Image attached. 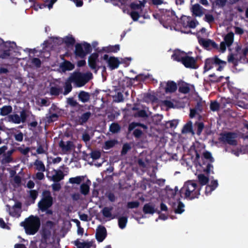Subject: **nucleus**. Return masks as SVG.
<instances>
[{
	"label": "nucleus",
	"instance_id": "nucleus-62",
	"mask_svg": "<svg viewBox=\"0 0 248 248\" xmlns=\"http://www.w3.org/2000/svg\"><path fill=\"white\" fill-rule=\"evenodd\" d=\"M136 117L142 118L147 117L148 116L146 111L144 109H141L138 111L135 115Z\"/></svg>",
	"mask_w": 248,
	"mask_h": 248
},
{
	"label": "nucleus",
	"instance_id": "nucleus-24",
	"mask_svg": "<svg viewBox=\"0 0 248 248\" xmlns=\"http://www.w3.org/2000/svg\"><path fill=\"white\" fill-rule=\"evenodd\" d=\"M73 244L77 248H91L93 246L92 241L81 242L78 239L73 242Z\"/></svg>",
	"mask_w": 248,
	"mask_h": 248
},
{
	"label": "nucleus",
	"instance_id": "nucleus-7",
	"mask_svg": "<svg viewBox=\"0 0 248 248\" xmlns=\"http://www.w3.org/2000/svg\"><path fill=\"white\" fill-rule=\"evenodd\" d=\"M92 51V47L91 45L87 42H84L82 44L77 43L76 45L74 53L77 57L83 59Z\"/></svg>",
	"mask_w": 248,
	"mask_h": 248
},
{
	"label": "nucleus",
	"instance_id": "nucleus-55",
	"mask_svg": "<svg viewBox=\"0 0 248 248\" xmlns=\"http://www.w3.org/2000/svg\"><path fill=\"white\" fill-rule=\"evenodd\" d=\"M210 108L211 110L213 111H217L219 108V104L217 101L211 102Z\"/></svg>",
	"mask_w": 248,
	"mask_h": 248
},
{
	"label": "nucleus",
	"instance_id": "nucleus-60",
	"mask_svg": "<svg viewBox=\"0 0 248 248\" xmlns=\"http://www.w3.org/2000/svg\"><path fill=\"white\" fill-rule=\"evenodd\" d=\"M67 101L68 104L72 107H75L79 105L78 103L77 102V101L75 100L73 97L67 98Z\"/></svg>",
	"mask_w": 248,
	"mask_h": 248
},
{
	"label": "nucleus",
	"instance_id": "nucleus-5",
	"mask_svg": "<svg viewBox=\"0 0 248 248\" xmlns=\"http://www.w3.org/2000/svg\"><path fill=\"white\" fill-rule=\"evenodd\" d=\"M214 162V158L211 153L209 151H205L202 157V162H199V165L202 167L203 171L207 174H209L213 169L212 164Z\"/></svg>",
	"mask_w": 248,
	"mask_h": 248
},
{
	"label": "nucleus",
	"instance_id": "nucleus-30",
	"mask_svg": "<svg viewBox=\"0 0 248 248\" xmlns=\"http://www.w3.org/2000/svg\"><path fill=\"white\" fill-rule=\"evenodd\" d=\"M103 50L107 53H117L120 50V45H115L114 46L109 45L103 48Z\"/></svg>",
	"mask_w": 248,
	"mask_h": 248
},
{
	"label": "nucleus",
	"instance_id": "nucleus-61",
	"mask_svg": "<svg viewBox=\"0 0 248 248\" xmlns=\"http://www.w3.org/2000/svg\"><path fill=\"white\" fill-rule=\"evenodd\" d=\"M20 119H21V122L25 123L26 121L28 115L26 113V110L24 109L20 111Z\"/></svg>",
	"mask_w": 248,
	"mask_h": 248
},
{
	"label": "nucleus",
	"instance_id": "nucleus-38",
	"mask_svg": "<svg viewBox=\"0 0 248 248\" xmlns=\"http://www.w3.org/2000/svg\"><path fill=\"white\" fill-rule=\"evenodd\" d=\"M121 126L117 123H112L109 128V131L115 134L119 132L121 130Z\"/></svg>",
	"mask_w": 248,
	"mask_h": 248
},
{
	"label": "nucleus",
	"instance_id": "nucleus-52",
	"mask_svg": "<svg viewBox=\"0 0 248 248\" xmlns=\"http://www.w3.org/2000/svg\"><path fill=\"white\" fill-rule=\"evenodd\" d=\"M82 181V177L81 176H77L76 177H72L69 179L70 183L72 184L79 185Z\"/></svg>",
	"mask_w": 248,
	"mask_h": 248
},
{
	"label": "nucleus",
	"instance_id": "nucleus-48",
	"mask_svg": "<svg viewBox=\"0 0 248 248\" xmlns=\"http://www.w3.org/2000/svg\"><path fill=\"white\" fill-rule=\"evenodd\" d=\"M195 125L197 126L196 133L200 136L204 127V124L202 122H196Z\"/></svg>",
	"mask_w": 248,
	"mask_h": 248
},
{
	"label": "nucleus",
	"instance_id": "nucleus-1",
	"mask_svg": "<svg viewBox=\"0 0 248 248\" xmlns=\"http://www.w3.org/2000/svg\"><path fill=\"white\" fill-rule=\"evenodd\" d=\"M201 187L193 181H188L185 183L183 186L179 190L180 196L187 200H192L198 198L200 195Z\"/></svg>",
	"mask_w": 248,
	"mask_h": 248
},
{
	"label": "nucleus",
	"instance_id": "nucleus-31",
	"mask_svg": "<svg viewBox=\"0 0 248 248\" xmlns=\"http://www.w3.org/2000/svg\"><path fill=\"white\" fill-rule=\"evenodd\" d=\"M78 97L81 102L85 103L89 100L90 95L88 93L82 91L79 92Z\"/></svg>",
	"mask_w": 248,
	"mask_h": 248
},
{
	"label": "nucleus",
	"instance_id": "nucleus-35",
	"mask_svg": "<svg viewBox=\"0 0 248 248\" xmlns=\"http://www.w3.org/2000/svg\"><path fill=\"white\" fill-rule=\"evenodd\" d=\"M64 178V174L62 171L59 170L56 171V174L53 175L52 180L54 182H58L62 180Z\"/></svg>",
	"mask_w": 248,
	"mask_h": 248
},
{
	"label": "nucleus",
	"instance_id": "nucleus-51",
	"mask_svg": "<svg viewBox=\"0 0 248 248\" xmlns=\"http://www.w3.org/2000/svg\"><path fill=\"white\" fill-rule=\"evenodd\" d=\"M185 205L184 204L181 202V201H179L178 204L177 208L175 210V213L176 214H182L184 211Z\"/></svg>",
	"mask_w": 248,
	"mask_h": 248
},
{
	"label": "nucleus",
	"instance_id": "nucleus-13",
	"mask_svg": "<svg viewBox=\"0 0 248 248\" xmlns=\"http://www.w3.org/2000/svg\"><path fill=\"white\" fill-rule=\"evenodd\" d=\"M99 55L97 53H92L88 58V64L89 67L95 72L98 70L100 67L97 65V62H98Z\"/></svg>",
	"mask_w": 248,
	"mask_h": 248
},
{
	"label": "nucleus",
	"instance_id": "nucleus-9",
	"mask_svg": "<svg viewBox=\"0 0 248 248\" xmlns=\"http://www.w3.org/2000/svg\"><path fill=\"white\" fill-rule=\"evenodd\" d=\"M161 19L162 21L166 23L169 26L176 25L177 21L178 20V17L176 16L174 11H168L163 14L161 16Z\"/></svg>",
	"mask_w": 248,
	"mask_h": 248
},
{
	"label": "nucleus",
	"instance_id": "nucleus-63",
	"mask_svg": "<svg viewBox=\"0 0 248 248\" xmlns=\"http://www.w3.org/2000/svg\"><path fill=\"white\" fill-rule=\"evenodd\" d=\"M130 16L134 21H137L140 17V14L137 11H132L130 13Z\"/></svg>",
	"mask_w": 248,
	"mask_h": 248
},
{
	"label": "nucleus",
	"instance_id": "nucleus-42",
	"mask_svg": "<svg viewBox=\"0 0 248 248\" xmlns=\"http://www.w3.org/2000/svg\"><path fill=\"white\" fill-rule=\"evenodd\" d=\"M228 61L229 62L233 63L234 66L238 65V62L240 61L239 58H235L234 55L232 53L230 54L228 56Z\"/></svg>",
	"mask_w": 248,
	"mask_h": 248
},
{
	"label": "nucleus",
	"instance_id": "nucleus-53",
	"mask_svg": "<svg viewBox=\"0 0 248 248\" xmlns=\"http://www.w3.org/2000/svg\"><path fill=\"white\" fill-rule=\"evenodd\" d=\"M59 116L56 113H53L49 116H46L47 122L48 123H51L57 120Z\"/></svg>",
	"mask_w": 248,
	"mask_h": 248
},
{
	"label": "nucleus",
	"instance_id": "nucleus-15",
	"mask_svg": "<svg viewBox=\"0 0 248 248\" xmlns=\"http://www.w3.org/2000/svg\"><path fill=\"white\" fill-rule=\"evenodd\" d=\"M59 146L61 148L62 152L64 154L70 151L75 147L74 143L70 140L65 142L62 140H61L59 143Z\"/></svg>",
	"mask_w": 248,
	"mask_h": 248
},
{
	"label": "nucleus",
	"instance_id": "nucleus-58",
	"mask_svg": "<svg viewBox=\"0 0 248 248\" xmlns=\"http://www.w3.org/2000/svg\"><path fill=\"white\" fill-rule=\"evenodd\" d=\"M131 149V146L128 143H125L123 145L121 151V155H125L128 151Z\"/></svg>",
	"mask_w": 248,
	"mask_h": 248
},
{
	"label": "nucleus",
	"instance_id": "nucleus-64",
	"mask_svg": "<svg viewBox=\"0 0 248 248\" xmlns=\"http://www.w3.org/2000/svg\"><path fill=\"white\" fill-rule=\"evenodd\" d=\"M142 134H143L142 131L140 129H135L133 133V135L137 139L140 138L141 137Z\"/></svg>",
	"mask_w": 248,
	"mask_h": 248
},
{
	"label": "nucleus",
	"instance_id": "nucleus-8",
	"mask_svg": "<svg viewBox=\"0 0 248 248\" xmlns=\"http://www.w3.org/2000/svg\"><path fill=\"white\" fill-rule=\"evenodd\" d=\"M219 140L223 143H227L230 145L236 146L237 141L236 139L237 137L236 133L232 132H226L220 134Z\"/></svg>",
	"mask_w": 248,
	"mask_h": 248
},
{
	"label": "nucleus",
	"instance_id": "nucleus-40",
	"mask_svg": "<svg viewBox=\"0 0 248 248\" xmlns=\"http://www.w3.org/2000/svg\"><path fill=\"white\" fill-rule=\"evenodd\" d=\"M128 218L126 217H120L118 218V225L120 228H125L127 223Z\"/></svg>",
	"mask_w": 248,
	"mask_h": 248
},
{
	"label": "nucleus",
	"instance_id": "nucleus-50",
	"mask_svg": "<svg viewBox=\"0 0 248 248\" xmlns=\"http://www.w3.org/2000/svg\"><path fill=\"white\" fill-rule=\"evenodd\" d=\"M91 157L93 160H97L101 157V152L98 150L92 151L90 153Z\"/></svg>",
	"mask_w": 248,
	"mask_h": 248
},
{
	"label": "nucleus",
	"instance_id": "nucleus-45",
	"mask_svg": "<svg viewBox=\"0 0 248 248\" xmlns=\"http://www.w3.org/2000/svg\"><path fill=\"white\" fill-rule=\"evenodd\" d=\"M80 192L84 195H87L90 191L89 186L85 183H83L80 186Z\"/></svg>",
	"mask_w": 248,
	"mask_h": 248
},
{
	"label": "nucleus",
	"instance_id": "nucleus-54",
	"mask_svg": "<svg viewBox=\"0 0 248 248\" xmlns=\"http://www.w3.org/2000/svg\"><path fill=\"white\" fill-rule=\"evenodd\" d=\"M243 54L239 56V60H243L244 62H247L248 59L246 57L247 54L248 53V47H246L243 49H242Z\"/></svg>",
	"mask_w": 248,
	"mask_h": 248
},
{
	"label": "nucleus",
	"instance_id": "nucleus-28",
	"mask_svg": "<svg viewBox=\"0 0 248 248\" xmlns=\"http://www.w3.org/2000/svg\"><path fill=\"white\" fill-rule=\"evenodd\" d=\"M60 41L62 43H64L67 46H73L76 42L75 38L72 35L70 36H66L63 39H61Z\"/></svg>",
	"mask_w": 248,
	"mask_h": 248
},
{
	"label": "nucleus",
	"instance_id": "nucleus-16",
	"mask_svg": "<svg viewBox=\"0 0 248 248\" xmlns=\"http://www.w3.org/2000/svg\"><path fill=\"white\" fill-rule=\"evenodd\" d=\"M205 9L199 4L196 3L193 5L190 9L193 16L195 17H201L204 14L203 11Z\"/></svg>",
	"mask_w": 248,
	"mask_h": 248
},
{
	"label": "nucleus",
	"instance_id": "nucleus-57",
	"mask_svg": "<svg viewBox=\"0 0 248 248\" xmlns=\"http://www.w3.org/2000/svg\"><path fill=\"white\" fill-rule=\"evenodd\" d=\"M204 20L210 24L214 21L215 18L212 15L207 14L205 15Z\"/></svg>",
	"mask_w": 248,
	"mask_h": 248
},
{
	"label": "nucleus",
	"instance_id": "nucleus-25",
	"mask_svg": "<svg viewBox=\"0 0 248 248\" xmlns=\"http://www.w3.org/2000/svg\"><path fill=\"white\" fill-rule=\"evenodd\" d=\"M181 132L183 134L191 133L192 135L195 134V132L193 129L192 123L191 121H189L184 125Z\"/></svg>",
	"mask_w": 248,
	"mask_h": 248
},
{
	"label": "nucleus",
	"instance_id": "nucleus-3",
	"mask_svg": "<svg viewBox=\"0 0 248 248\" xmlns=\"http://www.w3.org/2000/svg\"><path fill=\"white\" fill-rule=\"evenodd\" d=\"M93 78V74L90 72L84 73L79 71H75L69 76L70 81H73L77 87L84 86Z\"/></svg>",
	"mask_w": 248,
	"mask_h": 248
},
{
	"label": "nucleus",
	"instance_id": "nucleus-29",
	"mask_svg": "<svg viewBox=\"0 0 248 248\" xmlns=\"http://www.w3.org/2000/svg\"><path fill=\"white\" fill-rule=\"evenodd\" d=\"M178 85V91L180 93L186 94L190 92V89L187 83L183 82L181 83H179Z\"/></svg>",
	"mask_w": 248,
	"mask_h": 248
},
{
	"label": "nucleus",
	"instance_id": "nucleus-18",
	"mask_svg": "<svg viewBox=\"0 0 248 248\" xmlns=\"http://www.w3.org/2000/svg\"><path fill=\"white\" fill-rule=\"evenodd\" d=\"M41 235L42 237L41 239V243L45 245H47V241L51 235V231L50 229L47 230L46 228H42Z\"/></svg>",
	"mask_w": 248,
	"mask_h": 248
},
{
	"label": "nucleus",
	"instance_id": "nucleus-32",
	"mask_svg": "<svg viewBox=\"0 0 248 248\" xmlns=\"http://www.w3.org/2000/svg\"><path fill=\"white\" fill-rule=\"evenodd\" d=\"M12 111V107L10 105L3 106L0 109V115L1 116L8 115Z\"/></svg>",
	"mask_w": 248,
	"mask_h": 248
},
{
	"label": "nucleus",
	"instance_id": "nucleus-22",
	"mask_svg": "<svg viewBox=\"0 0 248 248\" xmlns=\"http://www.w3.org/2000/svg\"><path fill=\"white\" fill-rule=\"evenodd\" d=\"M177 89V86L176 83L171 80H169L166 83V86L165 88L166 93H174Z\"/></svg>",
	"mask_w": 248,
	"mask_h": 248
},
{
	"label": "nucleus",
	"instance_id": "nucleus-21",
	"mask_svg": "<svg viewBox=\"0 0 248 248\" xmlns=\"http://www.w3.org/2000/svg\"><path fill=\"white\" fill-rule=\"evenodd\" d=\"M143 212L145 214H154L155 213L157 212L160 214V211H157L155 209V206L153 205L151 203H148L144 204L143 207Z\"/></svg>",
	"mask_w": 248,
	"mask_h": 248
},
{
	"label": "nucleus",
	"instance_id": "nucleus-36",
	"mask_svg": "<svg viewBox=\"0 0 248 248\" xmlns=\"http://www.w3.org/2000/svg\"><path fill=\"white\" fill-rule=\"evenodd\" d=\"M35 169L39 171L44 172L46 170L45 165L43 162L38 159H36L34 163Z\"/></svg>",
	"mask_w": 248,
	"mask_h": 248
},
{
	"label": "nucleus",
	"instance_id": "nucleus-59",
	"mask_svg": "<svg viewBox=\"0 0 248 248\" xmlns=\"http://www.w3.org/2000/svg\"><path fill=\"white\" fill-rule=\"evenodd\" d=\"M55 223L54 222L50 220H48L46 222L43 228H46L47 230L50 229V230L51 231V230L53 229Z\"/></svg>",
	"mask_w": 248,
	"mask_h": 248
},
{
	"label": "nucleus",
	"instance_id": "nucleus-41",
	"mask_svg": "<svg viewBox=\"0 0 248 248\" xmlns=\"http://www.w3.org/2000/svg\"><path fill=\"white\" fill-rule=\"evenodd\" d=\"M198 181L202 186L206 185L209 182L208 177L205 176L203 174H199L198 176Z\"/></svg>",
	"mask_w": 248,
	"mask_h": 248
},
{
	"label": "nucleus",
	"instance_id": "nucleus-20",
	"mask_svg": "<svg viewBox=\"0 0 248 248\" xmlns=\"http://www.w3.org/2000/svg\"><path fill=\"white\" fill-rule=\"evenodd\" d=\"M133 85V82L131 81L130 78L128 77H125L123 79L119 81L118 86L123 90L125 88H130Z\"/></svg>",
	"mask_w": 248,
	"mask_h": 248
},
{
	"label": "nucleus",
	"instance_id": "nucleus-34",
	"mask_svg": "<svg viewBox=\"0 0 248 248\" xmlns=\"http://www.w3.org/2000/svg\"><path fill=\"white\" fill-rule=\"evenodd\" d=\"M8 121L15 124H20L21 122L20 116L17 114H10L8 116Z\"/></svg>",
	"mask_w": 248,
	"mask_h": 248
},
{
	"label": "nucleus",
	"instance_id": "nucleus-2",
	"mask_svg": "<svg viewBox=\"0 0 248 248\" xmlns=\"http://www.w3.org/2000/svg\"><path fill=\"white\" fill-rule=\"evenodd\" d=\"M20 226L24 227L27 234L33 235L40 228V220L38 217L31 215L26 218L24 221L21 222Z\"/></svg>",
	"mask_w": 248,
	"mask_h": 248
},
{
	"label": "nucleus",
	"instance_id": "nucleus-44",
	"mask_svg": "<svg viewBox=\"0 0 248 248\" xmlns=\"http://www.w3.org/2000/svg\"><path fill=\"white\" fill-rule=\"evenodd\" d=\"M179 121L176 119H173L167 122L166 124L167 128H175L178 124Z\"/></svg>",
	"mask_w": 248,
	"mask_h": 248
},
{
	"label": "nucleus",
	"instance_id": "nucleus-47",
	"mask_svg": "<svg viewBox=\"0 0 248 248\" xmlns=\"http://www.w3.org/2000/svg\"><path fill=\"white\" fill-rule=\"evenodd\" d=\"M57 1V0H50V2L48 4L46 3H39V6L38 7L39 9H44L46 7L48 8L49 9H51L52 8L53 4Z\"/></svg>",
	"mask_w": 248,
	"mask_h": 248
},
{
	"label": "nucleus",
	"instance_id": "nucleus-19",
	"mask_svg": "<svg viewBox=\"0 0 248 248\" xmlns=\"http://www.w3.org/2000/svg\"><path fill=\"white\" fill-rule=\"evenodd\" d=\"M186 55V53L184 51L177 49L174 50L171 56V58L173 60L182 63L183 61V59L185 58Z\"/></svg>",
	"mask_w": 248,
	"mask_h": 248
},
{
	"label": "nucleus",
	"instance_id": "nucleus-17",
	"mask_svg": "<svg viewBox=\"0 0 248 248\" xmlns=\"http://www.w3.org/2000/svg\"><path fill=\"white\" fill-rule=\"evenodd\" d=\"M223 78V76L217 77L215 74L213 73L209 75L207 78L204 80V83L206 85H211L213 83L220 82Z\"/></svg>",
	"mask_w": 248,
	"mask_h": 248
},
{
	"label": "nucleus",
	"instance_id": "nucleus-4",
	"mask_svg": "<svg viewBox=\"0 0 248 248\" xmlns=\"http://www.w3.org/2000/svg\"><path fill=\"white\" fill-rule=\"evenodd\" d=\"M227 62L220 59L218 56L215 55L212 57L206 59L204 61L203 73H205L215 67H217V70L221 71L226 65Z\"/></svg>",
	"mask_w": 248,
	"mask_h": 248
},
{
	"label": "nucleus",
	"instance_id": "nucleus-56",
	"mask_svg": "<svg viewBox=\"0 0 248 248\" xmlns=\"http://www.w3.org/2000/svg\"><path fill=\"white\" fill-rule=\"evenodd\" d=\"M140 205V202L138 201L129 202L127 203V207L128 208L133 209L138 208Z\"/></svg>",
	"mask_w": 248,
	"mask_h": 248
},
{
	"label": "nucleus",
	"instance_id": "nucleus-33",
	"mask_svg": "<svg viewBox=\"0 0 248 248\" xmlns=\"http://www.w3.org/2000/svg\"><path fill=\"white\" fill-rule=\"evenodd\" d=\"M72 82H73V81H70L69 77L66 80L64 85V90L63 93L64 95H66L71 92L72 90Z\"/></svg>",
	"mask_w": 248,
	"mask_h": 248
},
{
	"label": "nucleus",
	"instance_id": "nucleus-46",
	"mask_svg": "<svg viewBox=\"0 0 248 248\" xmlns=\"http://www.w3.org/2000/svg\"><path fill=\"white\" fill-rule=\"evenodd\" d=\"M112 207H105L102 211L103 215L106 217H110L111 216Z\"/></svg>",
	"mask_w": 248,
	"mask_h": 248
},
{
	"label": "nucleus",
	"instance_id": "nucleus-49",
	"mask_svg": "<svg viewBox=\"0 0 248 248\" xmlns=\"http://www.w3.org/2000/svg\"><path fill=\"white\" fill-rule=\"evenodd\" d=\"M114 100L118 103L123 102L124 101V98L123 93L120 92H117V94L113 96Z\"/></svg>",
	"mask_w": 248,
	"mask_h": 248
},
{
	"label": "nucleus",
	"instance_id": "nucleus-10",
	"mask_svg": "<svg viewBox=\"0 0 248 248\" xmlns=\"http://www.w3.org/2000/svg\"><path fill=\"white\" fill-rule=\"evenodd\" d=\"M103 59L106 61L108 66L111 70L118 68L121 63V61H119L118 58L114 56L108 57V55L107 54H105Z\"/></svg>",
	"mask_w": 248,
	"mask_h": 248
},
{
	"label": "nucleus",
	"instance_id": "nucleus-11",
	"mask_svg": "<svg viewBox=\"0 0 248 248\" xmlns=\"http://www.w3.org/2000/svg\"><path fill=\"white\" fill-rule=\"evenodd\" d=\"M182 63L187 68L196 69L199 67L197 63V60L192 57L187 55L183 59Z\"/></svg>",
	"mask_w": 248,
	"mask_h": 248
},
{
	"label": "nucleus",
	"instance_id": "nucleus-39",
	"mask_svg": "<svg viewBox=\"0 0 248 248\" xmlns=\"http://www.w3.org/2000/svg\"><path fill=\"white\" fill-rule=\"evenodd\" d=\"M190 18H191V17L189 16H181V17L180 18H178V20L177 21V22L181 23V25L184 28H186L187 27V25H188L189 20V19H190Z\"/></svg>",
	"mask_w": 248,
	"mask_h": 248
},
{
	"label": "nucleus",
	"instance_id": "nucleus-37",
	"mask_svg": "<svg viewBox=\"0 0 248 248\" xmlns=\"http://www.w3.org/2000/svg\"><path fill=\"white\" fill-rule=\"evenodd\" d=\"M137 126H140L142 127L144 129H147V125H145L144 124H141L140 123H135V122H132L130 123L128 127V130L129 132L132 131L133 130H134Z\"/></svg>",
	"mask_w": 248,
	"mask_h": 248
},
{
	"label": "nucleus",
	"instance_id": "nucleus-14",
	"mask_svg": "<svg viewBox=\"0 0 248 248\" xmlns=\"http://www.w3.org/2000/svg\"><path fill=\"white\" fill-rule=\"evenodd\" d=\"M107 236V232L106 228L99 225L96 230L95 238L99 242H102Z\"/></svg>",
	"mask_w": 248,
	"mask_h": 248
},
{
	"label": "nucleus",
	"instance_id": "nucleus-43",
	"mask_svg": "<svg viewBox=\"0 0 248 248\" xmlns=\"http://www.w3.org/2000/svg\"><path fill=\"white\" fill-rule=\"evenodd\" d=\"M62 92V88L55 86L50 88V93L52 95L58 96Z\"/></svg>",
	"mask_w": 248,
	"mask_h": 248
},
{
	"label": "nucleus",
	"instance_id": "nucleus-23",
	"mask_svg": "<svg viewBox=\"0 0 248 248\" xmlns=\"http://www.w3.org/2000/svg\"><path fill=\"white\" fill-rule=\"evenodd\" d=\"M91 116V113L90 111H87L83 113L81 115V116L78 117L77 120V123L80 125H83L87 122Z\"/></svg>",
	"mask_w": 248,
	"mask_h": 248
},
{
	"label": "nucleus",
	"instance_id": "nucleus-6",
	"mask_svg": "<svg viewBox=\"0 0 248 248\" xmlns=\"http://www.w3.org/2000/svg\"><path fill=\"white\" fill-rule=\"evenodd\" d=\"M53 200L49 190H45L42 192V197L38 203V207L42 212H44L53 205Z\"/></svg>",
	"mask_w": 248,
	"mask_h": 248
},
{
	"label": "nucleus",
	"instance_id": "nucleus-12",
	"mask_svg": "<svg viewBox=\"0 0 248 248\" xmlns=\"http://www.w3.org/2000/svg\"><path fill=\"white\" fill-rule=\"evenodd\" d=\"M199 43L206 49L210 48L217 49L218 48V45L214 41L210 39H205L202 38L198 37Z\"/></svg>",
	"mask_w": 248,
	"mask_h": 248
},
{
	"label": "nucleus",
	"instance_id": "nucleus-27",
	"mask_svg": "<svg viewBox=\"0 0 248 248\" xmlns=\"http://www.w3.org/2000/svg\"><path fill=\"white\" fill-rule=\"evenodd\" d=\"M234 41V33L232 31L228 32L224 37V42H225L227 46H230Z\"/></svg>",
	"mask_w": 248,
	"mask_h": 248
},
{
	"label": "nucleus",
	"instance_id": "nucleus-26",
	"mask_svg": "<svg viewBox=\"0 0 248 248\" xmlns=\"http://www.w3.org/2000/svg\"><path fill=\"white\" fill-rule=\"evenodd\" d=\"M60 67L62 70L64 72L66 71L73 70L75 68V65L70 62L65 60L61 64Z\"/></svg>",
	"mask_w": 248,
	"mask_h": 248
}]
</instances>
